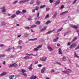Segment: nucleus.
Wrapping results in <instances>:
<instances>
[{"label": "nucleus", "mask_w": 79, "mask_h": 79, "mask_svg": "<svg viewBox=\"0 0 79 79\" xmlns=\"http://www.w3.org/2000/svg\"><path fill=\"white\" fill-rule=\"evenodd\" d=\"M46 29H47V27H44V28H43L41 30V32H42V31H44Z\"/></svg>", "instance_id": "obj_13"}, {"label": "nucleus", "mask_w": 79, "mask_h": 79, "mask_svg": "<svg viewBox=\"0 0 79 79\" xmlns=\"http://www.w3.org/2000/svg\"><path fill=\"white\" fill-rule=\"evenodd\" d=\"M74 57H76V58H79V56L77 55V54H76V52L74 53Z\"/></svg>", "instance_id": "obj_12"}, {"label": "nucleus", "mask_w": 79, "mask_h": 79, "mask_svg": "<svg viewBox=\"0 0 79 79\" xmlns=\"http://www.w3.org/2000/svg\"><path fill=\"white\" fill-rule=\"evenodd\" d=\"M59 55H62V51L61 48H59Z\"/></svg>", "instance_id": "obj_5"}, {"label": "nucleus", "mask_w": 79, "mask_h": 79, "mask_svg": "<svg viewBox=\"0 0 79 79\" xmlns=\"http://www.w3.org/2000/svg\"><path fill=\"white\" fill-rule=\"evenodd\" d=\"M37 40V38H35L34 39H30V40Z\"/></svg>", "instance_id": "obj_33"}, {"label": "nucleus", "mask_w": 79, "mask_h": 79, "mask_svg": "<svg viewBox=\"0 0 79 79\" xmlns=\"http://www.w3.org/2000/svg\"><path fill=\"white\" fill-rule=\"evenodd\" d=\"M71 45V42H69L67 43V45L69 46Z\"/></svg>", "instance_id": "obj_39"}, {"label": "nucleus", "mask_w": 79, "mask_h": 79, "mask_svg": "<svg viewBox=\"0 0 79 79\" xmlns=\"http://www.w3.org/2000/svg\"><path fill=\"white\" fill-rule=\"evenodd\" d=\"M26 54L28 56H31V55H33V56H37V54H36V55H33L32 54H29L26 53Z\"/></svg>", "instance_id": "obj_10"}, {"label": "nucleus", "mask_w": 79, "mask_h": 79, "mask_svg": "<svg viewBox=\"0 0 79 79\" xmlns=\"http://www.w3.org/2000/svg\"><path fill=\"white\" fill-rule=\"evenodd\" d=\"M53 0H49V2H50V3H53Z\"/></svg>", "instance_id": "obj_44"}, {"label": "nucleus", "mask_w": 79, "mask_h": 79, "mask_svg": "<svg viewBox=\"0 0 79 79\" xmlns=\"http://www.w3.org/2000/svg\"><path fill=\"white\" fill-rule=\"evenodd\" d=\"M15 17H16V15H12L11 16V18H15Z\"/></svg>", "instance_id": "obj_31"}, {"label": "nucleus", "mask_w": 79, "mask_h": 79, "mask_svg": "<svg viewBox=\"0 0 79 79\" xmlns=\"http://www.w3.org/2000/svg\"><path fill=\"white\" fill-rule=\"evenodd\" d=\"M34 1H32L30 2V5H32L34 4Z\"/></svg>", "instance_id": "obj_30"}, {"label": "nucleus", "mask_w": 79, "mask_h": 79, "mask_svg": "<svg viewBox=\"0 0 79 79\" xmlns=\"http://www.w3.org/2000/svg\"><path fill=\"white\" fill-rule=\"evenodd\" d=\"M19 13H23V12H21L20 11H18L16 12V15H19Z\"/></svg>", "instance_id": "obj_15"}, {"label": "nucleus", "mask_w": 79, "mask_h": 79, "mask_svg": "<svg viewBox=\"0 0 79 79\" xmlns=\"http://www.w3.org/2000/svg\"><path fill=\"white\" fill-rule=\"evenodd\" d=\"M39 50V49L37 48H35L33 49L34 52H36V51H38V50Z\"/></svg>", "instance_id": "obj_22"}, {"label": "nucleus", "mask_w": 79, "mask_h": 79, "mask_svg": "<svg viewBox=\"0 0 79 79\" xmlns=\"http://www.w3.org/2000/svg\"><path fill=\"white\" fill-rule=\"evenodd\" d=\"M35 11V9H34L32 10V12H34Z\"/></svg>", "instance_id": "obj_55"}, {"label": "nucleus", "mask_w": 79, "mask_h": 79, "mask_svg": "<svg viewBox=\"0 0 79 79\" xmlns=\"http://www.w3.org/2000/svg\"><path fill=\"white\" fill-rule=\"evenodd\" d=\"M29 1V0H24L23 1H21L19 2V3L21 4V3H25V2H28V1Z\"/></svg>", "instance_id": "obj_2"}, {"label": "nucleus", "mask_w": 79, "mask_h": 79, "mask_svg": "<svg viewBox=\"0 0 79 79\" xmlns=\"http://www.w3.org/2000/svg\"><path fill=\"white\" fill-rule=\"evenodd\" d=\"M7 74V73H6V72H3L0 75V76H3L6 75Z\"/></svg>", "instance_id": "obj_6"}, {"label": "nucleus", "mask_w": 79, "mask_h": 79, "mask_svg": "<svg viewBox=\"0 0 79 79\" xmlns=\"http://www.w3.org/2000/svg\"><path fill=\"white\" fill-rule=\"evenodd\" d=\"M3 46H4V45L3 44L0 45V47H3Z\"/></svg>", "instance_id": "obj_58"}, {"label": "nucleus", "mask_w": 79, "mask_h": 79, "mask_svg": "<svg viewBox=\"0 0 79 79\" xmlns=\"http://www.w3.org/2000/svg\"><path fill=\"white\" fill-rule=\"evenodd\" d=\"M62 73H66V71H63Z\"/></svg>", "instance_id": "obj_63"}, {"label": "nucleus", "mask_w": 79, "mask_h": 79, "mask_svg": "<svg viewBox=\"0 0 79 79\" xmlns=\"http://www.w3.org/2000/svg\"><path fill=\"white\" fill-rule=\"evenodd\" d=\"M46 69V68H45V67H43V68L41 70V73H44Z\"/></svg>", "instance_id": "obj_4"}, {"label": "nucleus", "mask_w": 79, "mask_h": 79, "mask_svg": "<svg viewBox=\"0 0 79 79\" xmlns=\"http://www.w3.org/2000/svg\"><path fill=\"white\" fill-rule=\"evenodd\" d=\"M36 3L37 5H39L40 3V2L39 0H37L36 1Z\"/></svg>", "instance_id": "obj_21"}, {"label": "nucleus", "mask_w": 79, "mask_h": 79, "mask_svg": "<svg viewBox=\"0 0 79 79\" xmlns=\"http://www.w3.org/2000/svg\"><path fill=\"white\" fill-rule=\"evenodd\" d=\"M75 50H77L79 49V45L78 46H77L76 48H75Z\"/></svg>", "instance_id": "obj_45"}, {"label": "nucleus", "mask_w": 79, "mask_h": 79, "mask_svg": "<svg viewBox=\"0 0 79 79\" xmlns=\"http://www.w3.org/2000/svg\"><path fill=\"white\" fill-rule=\"evenodd\" d=\"M76 46V44L75 43H73L72 45H70V48L71 49L72 48H74V47H75Z\"/></svg>", "instance_id": "obj_1"}, {"label": "nucleus", "mask_w": 79, "mask_h": 79, "mask_svg": "<svg viewBox=\"0 0 79 79\" xmlns=\"http://www.w3.org/2000/svg\"><path fill=\"white\" fill-rule=\"evenodd\" d=\"M55 70H53V69L51 71L52 73H54V72H55Z\"/></svg>", "instance_id": "obj_57"}, {"label": "nucleus", "mask_w": 79, "mask_h": 79, "mask_svg": "<svg viewBox=\"0 0 79 79\" xmlns=\"http://www.w3.org/2000/svg\"><path fill=\"white\" fill-rule=\"evenodd\" d=\"M56 16H57V13H56V12H55L52 17L53 18H55V17H56Z\"/></svg>", "instance_id": "obj_16"}, {"label": "nucleus", "mask_w": 79, "mask_h": 79, "mask_svg": "<svg viewBox=\"0 0 79 79\" xmlns=\"http://www.w3.org/2000/svg\"><path fill=\"white\" fill-rule=\"evenodd\" d=\"M48 16H49V15L48 14L45 17V18H48Z\"/></svg>", "instance_id": "obj_47"}, {"label": "nucleus", "mask_w": 79, "mask_h": 79, "mask_svg": "<svg viewBox=\"0 0 79 79\" xmlns=\"http://www.w3.org/2000/svg\"><path fill=\"white\" fill-rule=\"evenodd\" d=\"M52 31H49L47 33V34H50V33H52Z\"/></svg>", "instance_id": "obj_43"}, {"label": "nucleus", "mask_w": 79, "mask_h": 79, "mask_svg": "<svg viewBox=\"0 0 79 79\" xmlns=\"http://www.w3.org/2000/svg\"><path fill=\"white\" fill-rule=\"evenodd\" d=\"M67 34H68V33H65L64 35V36H66V35H67Z\"/></svg>", "instance_id": "obj_59"}, {"label": "nucleus", "mask_w": 79, "mask_h": 79, "mask_svg": "<svg viewBox=\"0 0 79 79\" xmlns=\"http://www.w3.org/2000/svg\"><path fill=\"white\" fill-rule=\"evenodd\" d=\"M77 40V37H76L73 39V40L75 41V40Z\"/></svg>", "instance_id": "obj_54"}, {"label": "nucleus", "mask_w": 79, "mask_h": 79, "mask_svg": "<svg viewBox=\"0 0 79 79\" xmlns=\"http://www.w3.org/2000/svg\"><path fill=\"white\" fill-rule=\"evenodd\" d=\"M52 23V22L50 20L48 21L47 22L45 23L46 24H49V23Z\"/></svg>", "instance_id": "obj_20"}, {"label": "nucleus", "mask_w": 79, "mask_h": 79, "mask_svg": "<svg viewBox=\"0 0 79 79\" xmlns=\"http://www.w3.org/2000/svg\"><path fill=\"white\" fill-rule=\"evenodd\" d=\"M36 24H40V21H37L36 22Z\"/></svg>", "instance_id": "obj_35"}, {"label": "nucleus", "mask_w": 79, "mask_h": 79, "mask_svg": "<svg viewBox=\"0 0 79 79\" xmlns=\"http://www.w3.org/2000/svg\"><path fill=\"white\" fill-rule=\"evenodd\" d=\"M66 74H69V71H66Z\"/></svg>", "instance_id": "obj_50"}, {"label": "nucleus", "mask_w": 79, "mask_h": 79, "mask_svg": "<svg viewBox=\"0 0 79 79\" xmlns=\"http://www.w3.org/2000/svg\"><path fill=\"white\" fill-rule=\"evenodd\" d=\"M5 55H0V58L2 57V58H3V57H5Z\"/></svg>", "instance_id": "obj_38"}, {"label": "nucleus", "mask_w": 79, "mask_h": 79, "mask_svg": "<svg viewBox=\"0 0 79 79\" xmlns=\"http://www.w3.org/2000/svg\"><path fill=\"white\" fill-rule=\"evenodd\" d=\"M14 65L13 64L11 65H10V66L9 67V68H11V67H14Z\"/></svg>", "instance_id": "obj_36"}, {"label": "nucleus", "mask_w": 79, "mask_h": 79, "mask_svg": "<svg viewBox=\"0 0 79 79\" xmlns=\"http://www.w3.org/2000/svg\"><path fill=\"white\" fill-rule=\"evenodd\" d=\"M28 69L31 71L32 70V69L33 68L32 67H30L28 68Z\"/></svg>", "instance_id": "obj_48"}, {"label": "nucleus", "mask_w": 79, "mask_h": 79, "mask_svg": "<svg viewBox=\"0 0 79 79\" xmlns=\"http://www.w3.org/2000/svg\"><path fill=\"white\" fill-rule=\"evenodd\" d=\"M77 0H75V1L73 2V4H74V3H76V1H77Z\"/></svg>", "instance_id": "obj_53"}, {"label": "nucleus", "mask_w": 79, "mask_h": 79, "mask_svg": "<svg viewBox=\"0 0 79 79\" xmlns=\"http://www.w3.org/2000/svg\"><path fill=\"white\" fill-rule=\"evenodd\" d=\"M44 7H45V6L44 5L43 6H40V8L41 9H42V8H44Z\"/></svg>", "instance_id": "obj_29"}, {"label": "nucleus", "mask_w": 79, "mask_h": 79, "mask_svg": "<svg viewBox=\"0 0 79 79\" xmlns=\"http://www.w3.org/2000/svg\"><path fill=\"white\" fill-rule=\"evenodd\" d=\"M37 27V25H33L31 26V27L30 28H34V27Z\"/></svg>", "instance_id": "obj_18"}, {"label": "nucleus", "mask_w": 79, "mask_h": 79, "mask_svg": "<svg viewBox=\"0 0 79 79\" xmlns=\"http://www.w3.org/2000/svg\"><path fill=\"white\" fill-rule=\"evenodd\" d=\"M56 5H58L60 3V1L59 0H57L55 3Z\"/></svg>", "instance_id": "obj_17"}, {"label": "nucleus", "mask_w": 79, "mask_h": 79, "mask_svg": "<svg viewBox=\"0 0 79 79\" xmlns=\"http://www.w3.org/2000/svg\"><path fill=\"white\" fill-rule=\"evenodd\" d=\"M25 28L27 29H29V27H25Z\"/></svg>", "instance_id": "obj_61"}, {"label": "nucleus", "mask_w": 79, "mask_h": 79, "mask_svg": "<svg viewBox=\"0 0 79 79\" xmlns=\"http://www.w3.org/2000/svg\"><path fill=\"white\" fill-rule=\"evenodd\" d=\"M48 48L49 50H50L51 52H52L53 50V49L49 45L48 46Z\"/></svg>", "instance_id": "obj_7"}, {"label": "nucleus", "mask_w": 79, "mask_h": 79, "mask_svg": "<svg viewBox=\"0 0 79 79\" xmlns=\"http://www.w3.org/2000/svg\"><path fill=\"white\" fill-rule=\"evenodd\" d=\"M24 59H25L26 60H27V59H30V57L29 56H26L23 58Z\"/></svg>", "instance_id": "obj_14"}, {"label": "nucleus", "mask_w": 79, "mask_h": 79, "mask_svg": "<svg viewBox=\"0 0 79 79\" xmlns=\"http://www.w3.org/2000/svg\"><path fill=\"white\" fill-rule=\"evenodd\" d=\"M62 30H63V28L61 27V28H60L59 29L57 30V32H60V31H62Z\"/></svg>", "instance_id": "obj_24"}, {"label": "nucleus", "mask_w": 79, "mask_h": 79, "mask_svg": "<svg viewBox=\"0 0 79 79\" xmlns=\"http://www.w3.org/2000/svg\"><path fill=\"white\" fill-rule=\"evenodd\" d=\"M57 47H60V44L58 43L57 44Z\"/></svg>", "instance_id": "obj_56"}, {"label": "nucleus", "mask_w": 79, "mask_h": 79, "mask_svg": "<svg viewBox=\"0 0 79 79\" xmlns=\"http://www.w3.org/2000/svg\"><path fill=\"white\" fill-rule=\"evenodd\" d=\"M68 11H66L65 12H63L62 13H61L60 14V15L61 16V15H64L65 14H66V13H68Z\"/></svg>", "instance_id": "obj_9"}, {"label": "nucleus", "mask_w": 79, "mask_h": 79, "mask_svg": "<svg viewBox=\"0 0 79 79\" xmlns=\"http://www.w3.org/2000/svg\"><path fill=\"white\" fill-rule=\"evenodd\" d=\"M65 69H66V70H69L70 72H71V71H72L70 69H66V68H65Z\"/></svg>", "instance_id": "obj_42"}, {"label": "nucleus", "mask_w": 79, "mask_h": 79, "mask_svg": "<svg viewBox=\"0 0 79 79\" xmlns=\"http://www.w3.org/2000/svg\"><path fill=\"white\" fill-rule=\"evenodd\" d=\"M38 63V61H36L35 62V64H36Z\"/></svg>", "instance_id": "obj_64"}, {"label": "nucleus", "mask_w": 79, "mask_h": 79, "mask_svg": "<svg viewBox=\"0 0 79 79\" xmlns=\"http://www.w3.org/2000/svg\"><path fill=\"white\" fill-rule=\"evenodd\" d=\"M63 8H64V5L62 6L61 7V9H63Z\"/></svg>", "instance_id": "obj_60"}, {"label": "nucleus", "mask_w": 79, "mask_h": 79, "mask_svg": "<svg viewBox=\"0 0 79 79\" xmlns=\"http://www.w3.org/2000/svg\"><path fill=\"white\" fill-rule=\"evenodd\" d=\"M71 27H72V28H74V29H77V26L75 25H71Z\"/></svg>", "instance_id": "obj_8"}, {"label": "nucleus", "mask_w": 79, "mask_h": 79, "mask_svg": "<svg viewBox=\"0 0 79 79\" xmlns=\"http://www.w3.org/2000/svg\"><path fill=\"white\" fill-rule=\"evenodd\" d=\"M22 74H23V76H24L25 77H27V74L23 73Z\"/></svg>", "instance_id": "obj_34"}, {"label": "nucleus", "mask_w": 79, "mask_h": 79, "mask_svg": "<svg viewBox=\"0 0 79 79\" xmlns=\"http://www.w3.org/2000/svg\"><path fill=\"white\" fill-rule=\"evenodd\" d=\"M50 10V8H46V10L47 11H48V10Z\"/></svg>", "instance_id": "obj_46"}, {"label": "nucleus", "mask_w": 79, "mask_h": 79, "mask_svg": "<svg viewBox=\"0 0 79 79\" xmlns=\"http://www.w3.org/2000/svg\"><path fill=\"white\" fill-rule=\"evenodd\" d=\"M22 72L23 73H24L25 72H26V70L23 69H21Z\"/></svg>", "instance_id": "obj_23"}, {"label": "nucleus", "mask_w": 79, "mask_h": 79, "mask_svg": "<svg viewBox=\"0 0 79 79\" xmlns=\"http://www.w3.org/2000/svg\"><path fill=\"white\" fill-rule=\"evenodd\" d=\"M0 9L2 10V13H5V12H6L5 7H2L1 8H0Z\"/></svg>", "instance_id": "obj_3"}, {"label": "nucleus", "mask_w": 79, "mask_h": 79, "mask_svg": "<svg viewBox=\"0 0 79 79\" xmlns=\"http://www.w3.org/2000/svg\"><path fill=\"white\" fill-rule=\"evenodd\" d=\"M58 39H59L58 37H57L56 39H54L53 40V41L54 42H56V40H58Z\"/></svg>", "instance_id": "obj_19"}, {"label": "nucleus", "mask_w": 79, "mask_h": 79, "mask_svg": "<svg viewBox=\"0 0 79 79\" xmlns=\"http://www.w3.org/2000/svg\"><path fill=\"white\" fill-rule=\"evenodd\" d=\"M42 45H39L37 46V48L39 49V48H42Z\"/></svg>", "instance_id": "obj_25"}, {"label": "nucleus", "mask_w": 79, "mask_h": 79, "mask_svg": "<svg viewBox=\"0 0 79 79\" xmlns=\"http://www.w3.org/2000/svg\"><path fill=\"white\" fill-rule=\"evenodd\" d=\"M62 59L64 61H66V57L64 56L63 57Z\"/></svg>", "instance_id": "obj_32"}, {"label": "nucleus", "mask_w": 79, "mask_h": 79, "mask_svg": "<svg viewBox=\"0 0 79 79\" xmlns=\"http://www.w3.org/2000/svg\"><path fill=\"white\" fill-rule=\"evenodd\" d=\"M37 78V76H35L34 77V78H33V79H36Z\"/></svg>", "instance_id": "obj_62"}, {"label": "nucleus", "mask_w": 79, "mask_h": 79, "mask_svg": "<svg viewBox=\"0 0 79 79\" xmlns=\"http://www.w3.org/2000/svg\"><path fill=\"white\" fill-rule=\"evenodd\" d=\"M14 64V67H16L17 66H18V64H16V63H14L13 64Z\"/></svg>", "instance_id": "obj_26"}, {"label": "nucleus", "mask_w": 79, "mask_h": 79, "mask_svg": "<svg viewBox=\"0 0 79 79\" xmlns=\"http://www.w3.org/2000/svg\"><path fill=\"white\" fill-rule=\"evenodd\" d=\"M13 77H14V75H10L9 76V78L10 79H13Z\"/></svg>", "instance_id": "obj_11"}, {"label": "nucleus", "mask_w": 79, "mask_h": 79, "mask_svg": "<svg viewBox=\"0 0 79 79\" xmlns=\"http://www.w3.org/2000/svg\"><path fill=\"white\" fill-rule=\"evenodd\" d=\"M38 9H39V7H37L36 6L35 9V10H38Z\"/></svg>", "instance_id": "obj_52"}, {"label": "nucleus", "mask_w": 79, "mask_h": 79, "mask_svg": "<svg viewBox=\"0 0 79 79\" xmlns=\"http://www.w3.org/2000/svg\"><path fill=\"white\" fill-rule=\"evenodd\" d=\"M39 15H40V12H38V13L37 14V17H38V18H39Z\"/></svg>", "instance_id": "obj_40"}, {"label": "nucleus", "mask_w": 79, "mask_h": 79, "mask_svg": "<svg viewBox=\"0 0 79 79\" xmlns=\"http://www.w3.org/2000/svg\"><path fill=\"white\" fill-rule=\"evenodd\" d=\"M42 64H38V67H41V66H42Z\"/></svg>", "instance_id": "obj_51"}, {"label": "nucleus", "mask_w": 79, "mask_h": 79, "mask_svg": "<svg viewBox=\"0 0 79 79\" xmlns=\"http://www.w3.org/2000/svg\"><path fill=\"white\" fill-rule=\"evenodd\" d=\"M18 2V0L15 1L13 2V4H16V3H17Z\"/></svg>", "instance_id": "obj_41"}, {"label": "nucleus", "mask_w": 79, "mask_h": 79, "mask_svg": "<svg viewBox=\"0 0 79 79\" xmlns=\"http://www.w3.org/2000/svg\"><path fill=\"white\" fill-rule=\"evenodd\" d=\"M27 11V10H22V12L23 13H26V12Z\"/></svg>", "instance_id": "obj_27"}, {"label": "nucleus", "mask_w": 79, "mask_h": 79, "mask_svg": "<svg viewBox=\"0 0 79 79\" xmlns=\"http://www.w3.org/2000/svg\"><path fill=\"white\" fill-rule=\"evenodd\" d=\"M21 42H22V40H19V44H21Z\"/></svg>", "instance_id": "obj_49"}, {"label": "nucleus", "mask_w": 79, "mask_h": 79, "mask_svg": "<svg viewBox=\"0 0 79 79\" xmlns=\"http://www.w3.org/2000/svg\"><path fill=\"white\" fill-rule=\"evenodd\" d=\"M47 57H45V59L42 58V61H46V60H47Z\"/></svg>", "instance_id": "obj_28"}, {"label": "nucleus", "mask_w": 79, "mask_h": 79, "mask_svg": "<svg viewBox=\"0 0 79 79\" xmlns=\"http://www.w3.org/2000/svg\"><path fill=\"white\" fill-rule=\"evenodd\" d=\"M11 48H9L8 49H7V51L9 52H10V50H11Z\"/></svg>", "instance_id": "obj_37"}]
</instances>
